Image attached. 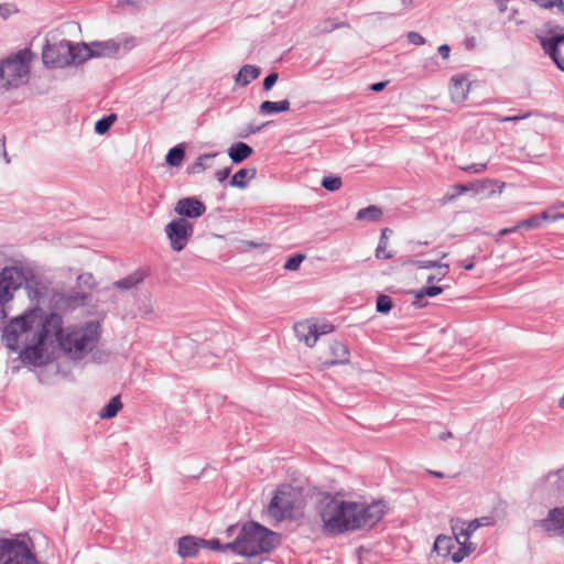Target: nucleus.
Segmentation results:
<instances>
[{
  "instance_id": "obj_6",
  "label": "nucleus",
  "mask_w": 564,
  "mask_h": 564,
  "mask_svg": "<svg viewBox=\"0 0 564 564\" xmlns=\"http://www.w3.org/2000/svg\"><path fill=\"white\" fill-rule=\"evenodd\" d=\"M492 519L490 517H481L471 520L470 522H466L463 520H456L452 530L454 535H456V541L459 544V547L452 555V560L454 563L462 562L467 555L475 551V546L469 542L471 534L480 527L491 525Z\"/></svg>"
},
{
  "instance_id": "obj_54",
  "label": "nucleus",
  "mask_w": 564,
  "mask_h": 564,
  "mask_svg": "<svg viewBox=\"0 0 564 564\" xmlns=\"http://www.w3.org/2000/svg\"><path fill=\"white\" fill-rule=\"evenodd\" d=\"M517 230H518V228H516V226L510 227V228H503V229H501V230L498 232V236H499V237H505V236H507V235H509V234H511V232H514V231H517Z\"/></svg>"
},
{
  "instance_id": "obj_7",
  "label": "nucleus",
  "mask_w": 564,
  "mask_h": 564,
  "mask_svg": "<svg viewBox=\"0 0 564 564\" xmlns=\"http://www.w3.org/2000/svg\"><path fill=\"white\" fill-rule=\"evenodd\" d=\"M301 494L292 486H281L271 499L268 511L276 520L293 518L300 508Z\"/></svg>"
},
{
  "instance_id": "obj_45",
  "label": "nucleus",
  "mask_w": 564,
  "mask_h": 564,
  "mask_svg": "<svg viewBox=\"0 0 564 564\" xmlns=\"http://www.w3.org/2000/svg\"><path fill=\"white\" fill-rule=\"evenodd\" d=\"M278 78V73H270L263 80V89L265 91L270 90L275 85Z\"/></svg>"
},
{
  "instance_id": "obj_37",
  "label": "nucleus",
  "mask_w": 564,
  "mask_h": 564,
  "mask_svg": "<svg viewBox=\"0 0 564 564\" xmlns=\"http://www.w3.org/2000/svg\"><path fill=\"white\" fill-rule=\"evenodd\" d=\"M341 185L343 182L339 176H325L322 180V186L329 192L338 191L341 187Z\"/></svg>"
},
{
  "instance_id": "obj_14",
  "label": "nucleus",
  "mask_w": 564,
  "mask_h": 564,
  "mask_svg": "<svg viewBox=\"0 0 564 564\" xmlns=\"http://www.w3.org/2000/svg\"><path fill=\"white\" fill-rule=\"evenodd\" d=\"M536 489L541 494H546L549 496H556L561 491L564 490V468L558 469L557 471L547 474L543 479L539 481L536 485Z\"/></svg>"
},
{
  "instance_id": "obj_58",
  "label": "nucleus",
  "mask_w": 564,
  "mask_h": 564,
  "mask_svg": "<svg viewBox=\"0 0 564 564\" xmlns=\"http://www.w3.org/2000/svg\"><path fill=\"white\" fill-rule=\"evenodd\" d=\"M462 265H463V268H464L465 270H473V269H474V267H475L474 262H471V261H470V262H468V263H463Z\"/></svg>"
},
{
  "instance_id": "obj_22",
  "label": "nucleus",
  "mask_w": 564,
  "mask_h": 564,
  "mask_svg": "<svg viewBox=\"0 0 564 564\" xmlns=\"http://www.w3.org/2000/svg\"><path fill=\"white\" fill-rule=\"evenodd\" d=\"M475 185V194L480 195L487 193L488 197H491L496 194H501L505 187V183H499L496 180H482L474 182Z\"/></svg>"
},
{
  "instance_id": "obj_56",
  "label": "nucleus",
  "mask_w": 564,
  "mask_h": 564,
  "mask_svg": "<svg viewBox=\"0 0 564 564\" xmlns=\"http://www.w3.org/2000/svg\"><path fill=\"white\" fill-rule=\"evenodd\" d=\"M453 436V434L451 432H445V433H442L440 434L438 438L441 441H447L448 438H451Z\"/></svg>"
},
{
  "instance_id": "obj_59",
  "label": "nucleus",
  "mask_w": 564,
  "mask_h": 564,
  "mask_svg": "<svg viewBox=\"0 0 564 564\" xmlns=\"http://www.w3.org/2000/svg\"><path fill=\"white\" fill-rule=\"evenodd\" d=\"M401 3L404 8H409L412 6L413 0H401Z\"/></svg>"
},
{
  "instance_id": "obj_50",
  "label": "nucleus",
  "mask_w": 564,
  "mask_h": 564,
  "mask_svg": "<svg viewBox=\"0 0 564 564\" xmlns=\"http://www.w3.org/2000/svg\"><path fill=\"white\" fill-rule=\"evenodd\" d=\"M438 54L442 56V58L447 59L449 57L451 47L447 44H442L437 48Z\"/></svg>"
},
{
  "instance_id": "obj_43",
  "label": "nucleus",
  "mask_w": 564,
  "mask_h": 564,
  "mask_svg": "<svg viewBox=\"0 0 564 564\" xmlns=\"http://www.w3.org/2000/svg\"><path fill=\"white\" fill-rule=\"evenodd\" d=\"M445 263L438 262V261H432V260H415L413 261V265H415L419 269H432V268H438V265H444Z\"/></svg>"
},
{
  "instance_id": "obj_46",
  "label": "nucleus",
  "mask_w": 564,
  "mask_h": 564,
  "mask_svg": "<svg viewBox=\"0 0 564 564\" xmlns=\"http://www.w3.org/2000/svg\"><path fill=\"white\" fill-rule=\"evenodd\" d=\"M406 37L414 45H423L425 43V39L414 31L408 32Z\"/></svg>"
},
{
  "instance_id": "obj_2",
  "label": "nucleus",
  "mask_w": 564,
  "mask_h": 564,
  "mask_svg": "<svg viewBox=\"0 0 564 564\" xmlns=\"http://www.w3.org/2000/svg\"><path fill=\"white\" fill-rule=\"evenodd\" d=\"M384 500L361 503L343 500L326 495L316 505V513L322 522V532L327 536L376 525L387 513Z\"/></svg>"
},
{
  "instance_id": "obj_51",
  "label": "nucleus",
  "mask_w": 564,
  "mask_h": 564,
  "mask_svg": "<svg viewBox=\"0 0 564 564\" xmlns=\"http://www.w3.org/2000/svg\"><path fill=\"white\" fill-rule=\"evenodd\" d=\"M387 85H388V82H378V83L372 84L370 86V89L372 91L379 93V91L383 90Z\"/></svg>"
},
{
  "instance_id": "obj_49",
  "label": "nucleus",
  "mask_w": 564,
  "mask_h": 564,
  "mask_svg": "<svg viewBox=\"0 0 564 564\" xmlns=\"http://www.w3.org/2000/svg\"><path fill=\"white\" fill-rule=\"evenodd\" d=\"M557 206H551L547 210L542 212L540 215H535L536 217H540V224L544 221H551V212L556 210Z\"/></svg>"
},
{
  "instance_id": "obj_40",
  "label": "nucleus",
  "mask_w": 564,
  "mask_h": 564,
  "mask_svg": "<svg viewBox=\"0 0 564 564\" xmlns=\"http://www.w3.org/2000/svg\"><path fill=\"white\" fill-rule=\"evenodd\" d=\"M538 227H540V217H536L535 215H533L532 217H530L528 219H523L516 225V228H518V229H520V228L531 229V228H538Z\"/></svg>"
},
{
  "instance_id": "obj_55",
  "label": "nucleus",
  "mask_w": 564,
  "mask_h": 564,
  "mask_svg": "<svg viewBox=\"0 0 564 564\" xmlns=\"http://www.w3.org/2000/svg\"><path fill=\"white\" fill-rule=\"evenodd\" d=\"M564 219V213H556L555 210L551 212V221H557Z\"/></svg>"
},
{
  "instance_id": "obj_33",
  "label": "nucleus",
  "mask_w": 564,
  "mask_h": 564,
  "mask_svg": "<svg viewBox=\"0 0 564 564\" xmlns=\"http://www.w3.org/2000/svg\"><path fill=\"white\" fill-rule=\"evenodd\" d=\"M184 156L185 150L183 145L178 144L167 152L165 161L170 166H180L184 160Z\"/></svg>"
},
{
  "instance_id": "obj_15",
  "label": "nucleus",
  "mask_w": 564,
  "mask_h": 564,
  "mask_svg": "<svg viewBox=\"0 0 564 564\" xmlns=\"http://www.w3.org/2000/svg\"><path fill=\"white\" fill-rule=\"evenodd\" d=\"M97 283L91 273H82L77 276L76 286L79 290L74 296L69 299L76 305H84L88 301L91 291L96 288Z\"/></svg>"
},
{
  "instance_id": "obj_41",
  "label": "nucleus",
  "mask_w": 564,
  "mask_h": 564,
  "mask_svg": "<svg viewBox=\"0 0 564 564\" xmlns=\"http://www.w3.org/2000/svg\"><path fill=\"white\" fill-rule=\"evenodd\" d=\"M464 172L469 174H480L486 171L487 163H471L460 167Z\"/></svg>"
},
{
  "instance_id": "obj_32",
  "label": "nucleus",
  "mask_w": 564,
  "mask_h": 564,
  "mask_svg": "<svg viewBox=\"0 0 564 564\" xmlns=\"http://www.w3.org/2000/svg\"><path fill=\"white\" fill-rule=\"evenodd\" d=\"M391 232L392 231L389 228H384V229L381 230L380 240H379L378 247L376 249V257L378 259L387 260V259L392 258V254L387 251L388 235L391 234Z\"/></svg>"
},
{
  "instance_id": "obj_11",
  "label": "nucleus",
  "mask_w": 564,
  "mask_h": 564,
  "mask_svg": "<svg viewBox=\"0 0 564 564\" xmlns=\"http://www.w3.org/2000/svg\"><path fill=\"white\" fill-rule=\"evenodd\" d=\"M30 272L25 271L20 267H6L0 273V283L3 290L9 291V294L13 295V292L19 290L25 284L26 289H30Z\"/></svg>"
},
{
  "instance_id": "obj_16",
  "label": "nucleus",
  "mask_w": 564,
  "mask_h": 564,
  "mask_svg": "<svg viewBox=\"0 0 564 564\" xmlns=\"http://www.w3.org/2000/svg\"><path fill=\"white\" fill-rule=\"evenodd\" d=\"M541 44L556 66L564 72V57L558 47L564 44V34H553L549 39H542Z\"/></svg>"
},
{
  "instance_id": "obj_39",
  "label": "nucleus",
  "mask_w": 564,
  "mask_h": 564,
  "mask_svg": "<svg viewBox=\"0 0 564 564\" xmlns=\"http://www.w3.org/2000/svg\"><path fill=\"white\" fill-rule=\"evenodd\" d=\"M305 256L302 253H296L290 257L284 263V269L289 271L297 270L301 263L304 261Z\"/></svg>"
},
{
  "instance_id": "obj_63",
  "label": "nucleus",
  "mask_w": 564,
  "mask_h": 564,
  "mask_svg": "<svg viewBox=\"0 0 564 564\" xmlns=\"http://www.w3.org/2000/svg\"><path fill=\"white\" fill-rule=\"evenodd\" d=\"M554 206H557V208H564V202H563V203L555 204Z\"/></svg>"
},
{
  "instance_id": "obj_23",
  "label": "nucleus",
  "mask_w": 564,
  "mask_h": 564,
  "mask_svg": "<svg viewBox=\"0 0 564 564\" xmlns=\"http://www.w3.org/2000/svg\"><path fill=\"white\" fill-rule=\"evenodd\" d=\"M458 544L456 541V535L454 538L447 535H438L434 542L433 551L436 552L441 556L453 555L452 550L455 545Z\"/></svg>"
},
{
  "instance_id": "obj_18",
  "label": "nucleus",
  "mask_w": 564,
  "mask_h": 564,
  "mask_svg": "<svg viewBox=\"0 0 564 564\" xmlns=\"http://www.w3.org/2000/svg\"><path fill=\"white\" fill-rule=\"evenodd\" d=\"M469 82L464 75H455L451 79L449 95L453 101L463 102L469 93Z\"/></svg>"
},
{
  "instance_id": "obj_17",
  "label": "nucleus",
  "mask_w": 564,
  "mask_h": 564,
  "mask_svg": "<svg viewBox=\"0 0 564 564\" xmlns=\"http://www.w3.org/2000/svg\"><path fill=\"white\" fill-rule=\"evenodd\" d=\"M294 332L300 341L306 346L313 347L318 340V325L311 322H301L295 324Z\"/></svg>"
},
{
  "instance_id": "obj_52",
  "label": "nucleus",
  "mask_w": 564,
  "mask_h": 564,
  "mask_svg": "<svg viewBox=\"0 0 564 564\" xmlns=\"http://www.w3.org/2000/svg\"><path fill=\"white\" fill-rule=\"evenodd\" d=\"M333 329H334L333 325H328V324H323V325L318 326V337L321 335L330 333Z\"/></svg>"
},
{
  "instance_id": "obj_13",
  "label": "nucleus",
  "mask_w": 564,
  "mask_h": 564,
  "mask_svg": "<svg viewBox=\"0 0 564 564\" xmlns=\"http://www.w3.org/2000/svg\"><path fill=\"white\" fill-rule=\"evenodd\" d=\"M174 210L180 218H198L205 214L206 206L198 198L191 196L178 199Z\"/></svg>"
},
{
  "instance_id": "obj_53",
  "label": "nucleus",
  "mask_w": 564,
  "mask_h": 564,
  "mask_svg": "<svg viewBox=\"0 0 564 564\" xmlns=\"http://www.w3.org/2000/svg\"><path fill=\"white\" fill-rule=\"evenodd\" d=\"M0 156H3L6 159V162L9 163L10 160L8 159L6 145H4V139H0Z\"/></svg>"
},
{
  "instance_id": "obj_3",
  "label": "nucleus",
  "mask_w": 564,
  "mask_h": 564,
  "mask_svg": "<svg viewBox=\"0 0 564 564\" xmlns=\"http://www.w3.org/2000/svg\"><path fill=\"white\" fill-rule=\"evenodd\" d=\"M280 543L278 533L267 529L258 522L245 523L235 541L225 544L226 549L242 556H257L270 553Z\"/></svg>"
},
{
  "instance_id": "obj_20",
  "label": "nucleus",
  "mask_w": 564,
  "mask_h": 564,
  "mask_svg": "<svg viewBox=\"0 0 564 564\" xmlns=\"http://www.w3.org/2000/svg\"><path fill=\"white\" fill-rule=\"evenodd\" d=\"M144 278H145L144 272L138 270V271H134L131 274L124 276L123 279L113 282L111 284V289H115V290H118L121 292H126V291L137 288L140 283L143 282Z\"/></svg>"
},
{
  "instance_id": "obj_31",
  "label": "nucleus",
  "mask_w": 564,
  "mask_h": 564,
  "mask_svg": "<svg viewBox=\"0 0 564 564\" xmlns=\"http://www.w3.org/2000/svg\"><path fill=\"white\" fill-rule=\"evenodd\" d=\"M216 153L203 154L188 167V173L198 174L210 167L209 162L216 156Z\"/></svg>"
},
{
  "instance_id": "obj_21",
  "label": "nucleus",
  "mask_w": 564,
  "mask_h": 564,
  "mask_svg": "<svg viewBox=\"0 0 564 564\" xmlns=\"http://www.w3.org/2000/svg\"><path fill=\"white\" fill-rule=\"evenodd\" d=\"M202 539H196L194 536H183L178 540V555L181 557H193L197 555L199 549L202 547Z\"/></svg>"
},
{
  "instance_id": "obj_10",
  "label": "nucleus",
  "mask_w": 564,
  "mask_h": 564,
  "mask_svg": "<svg viewBox=\"0 0 564 564\" xmlns=\"http://www.w3.org/2000/svg\"><path fill=\"white\" fill-rule=\"evenodd\" d=\"M173 251H182L194 232L193 225L185 218H175L164 229Z\"/></svg>"
},
{
  "instance_id": "obj_48",
  "label": "nucleus",
  "mask_w": 564,
  "mask_h": 564,
  "mask_svg": "<svg viewBox=\"0 0 564 564\" xmlns=\"http://www.w3.org/2000/svg\"><path fill=\"white\" fill-rule=\"evenodd\" d=\"M230 172H231L230 167H225L223 170L217 171L215 173V177L218 182L221 183L228 178V176L230 175Z\"/></svg>"
},
{
  "instance_id": "obj_25",
  "label": "nucleus",
  "mask_w": 564,
  "mask_h": 564,
  "mask_svg": "<svg viewBox=\"0 0 564 564\" xmlns=\"http://www.w3.org/2000/svg\"><path fill=\"white\" fill-rule=\"evenodd\" d=\"M260 68L253 65H243L235 76V82L239 86H247L251 80L258 78Z\"/></svg>"
},
{
  "instance_id": "obj_34",
  "label": "nucleus",
  "mask_w": 564,
  "mask_h": 564,
  "mask_svg": "<svg viewBox=\"0 0 564 564\" xmlns=\"http://www.w3.org/2000/svg\"><path fill=\"white\" fill-rule=\"evenodd\" d=\"M442 292H443V288L436 286V285H429V286H424V288L415 291L414 294H415V299L417 301H421L425 296H431V297L436 296V295L441 294Z\"/></svg>"
},
{
  "instance_id": "obj_30",
  "label": "nucleus",
  "mask_w": 564,
  "mask_h": 564,
  "mask_svg": "<svg viewBox=\"0 0 564 564\" xmlns=\"http://www.w3.org/2000/svg\"><path fill=\"white\" fill-rule=\"evenodd\" d=\"M121 408H122V403L120 401V397L116 395L109 401L108 404H106L99 411V417L100 419H112L118 414V412L121 410Z\"/></svg>"
},
{
  "instance_id": "obj_28",
  "label": "nucleus",
  "mask_w": 564,
  "mask_h": 564,
  "mask_svg": "<svg viewBox=\"0 0 564 564\" xmlns=\"http://www.w3.org/2000/svg\"><path fill=\"white\" fill-rule=\"evenodd\" d=\"M467 192H474L475 193V185L474 182L469 184H457L454 185L443 197L442 203H451L457 199L460 195L467 193Z\"/></svg>"
},
{
  "instance_id": "obj_36",
  "label": "nucleus",
  "mask_w": 564,
  "mask_h": 564,
  "mask_svg": "<svg viewBox=\"0 0 564 564\" xmlns=\"http://www.w3.org/2000/svg\"><path fill=\"white\" fill-rule=\"evenodd\" d=\"M115 120H116L115 115H110V116L99 119L95 124V131L98 134L106 133L110 129V127L115 122Z\"/></svg>"
},
{
  "instance_id": "obj_57",
  "label": "nucleus",
  "mask_w": 564,
  "mask_h": 564,
  "mask_svg": "<svg viewBox=\"0 0 564 564\" xmlns=\"http://www.w3.org/2000/svg\"><path fill=\"white\" fill-rule=\"evenodd\" d=\"M427 473L434 477H437V478H444V474L441 473V471H435V470H427Z\"/></svg>"
},
{
  "instance_id": "obj_4",
  "label": "nucleus",
  "mask_w": 564,
  "mask_h": 564,
  "mask_svg": "<svg viewBox=\"0 0 564 564\" xmlns=\"http://www.w3.org/2000/svg\"><path fill=\"white\" fill-rule=\"evenodd\" d=\"M31 52L21 50L0 62V84L3 88H17L26 82Z\"/></svg>"
},
{
  "instance_id": "obj_27",
  "label": "nucleus",
  "mask_w": 564,
  "mask_h": 564,
  "mask_svg": "<svg viewBox=\"0 0 564 564\" xmlns=\"http://www.w3.org/2000/svg\"><path fill=\"white\" fill-rule=\"evenodd\" d=\"M290 109V101L288 99L281 101L265 100L260 105V112L262 115H272L275 112H283Z\"/></svg>"
},
{
  "instance_id": "obj_12",
  "label": "nucleus",
  "mask_w": 564,
  "mask_h": 564,
  "mask_svg": "<svg viewBox=\"0 0 564 564\" xmlns=\"http://www.w3.org/2000/svg\"><path fill=\"white\" fill-rule=\"evenodd\" d=\"M550 536H564V507H555L547 512L546 518L534 523Z\"/></svg>"
},
{
  "instance_id": "obj_5",
  "label": "nucleus",
  "mask_w": 564,
  "mask_h": 564,
  "mask_svg": "<svg viewBox=\"0 0 564 564\" xmlns=\"http://www.w3.org/2000/svg\"><path fill=\"white\" fill-rule=\"evenodd\" d=\"M82 44H73L62 40L55 44H46L43 48V63L50 67H66L73 64L83 63V53L79 52Z\"/></svg>"
},
{
  "instance_id": "obj_26",
  "label": "nucleus",
  "mask_w": 564,
  "mask_h": 564,
  "mask_svg": "<svg viewBox=\"0 0 564 564\" xmlns=\"http://www.w3.org/2000/svg\"><path fill=\"white\" fill-rule=\"evenodd\" d=\"M257 171L254 167L250 169H240L230 180V186L245 188L248 184V181L256 177Z\"/></svg>"
},
{
  "instance_id": "obj_1",
  "label": "nucleus",
  "mask_w": 564,
  "mask_h": 564,
  "mask_svg": "<svg viewBox=\"0 0 564 564\" xmlns=\"http://www.w3.org/2000/svg\"><path fill=\"white\" fill-rule=\"evenodd\" d=\"M63 324V317L58 313H50L43 317L41 308H29L6 325L2 340L10 350H18L22 346L23 349L19 356L28 365L45 364L47 354L45 341L48 336L55 337L58 349L68 359L83 360L100 340V324L94 321L66 327Z\"/></svg>"
},
{
  "instance_id": "obj_44",
  "label": "nucleus",
  "mask_w": 564,
  "mask_h": 564,
  "mask_svg": "<svg viewBox=\"0 0 564 564\" xmlns=\"http://www.w3.org/2000/svg\"><path fill=\"white\" fill-rule=\"evenodd\" d=\"M539 6L543 8L558 7L561 11H564L563 0H534Z\"/></svg>"
},
{
  "instance_id": "obj_19",
  "label": "nucleus",
  "mask_w": 564,
  "mask_h": 564,
  "mask_svg": "<svg viewBox=\"0 0 564 564\" xmlns=\"http://www.w3.org/2000/svg\"><path fill=\"white\" fill-rule=\"evenodd\" d=\"M329 351L332 359L324 361L323 365L325 367L346 365L349 362L350 351L345 344L334 340L329 344Z\"/></svg>"
},
{
  "instance_id": "obj_60",
  "label": "nucleus",
  "mask_w": 564,
  "mask_h": 564,
  "mask_svg": "<svg viewBox=\"0 0 564 564\" xmlns=\"http://www.w3.org/2000/svg\"><path fill=\"white\" fill-rule=\"evenodd\" d=\"M343 25H345V24L344 23L343 24H334L329 28H325L324 31L329 32V31L334 30L335 28H340Z\"/></svg>"
},
{
  "instance_id": "obj_38",
  "label": "nucleus",
  "mask_w": 564,
  "mask_h": 564,
  "mask_svg": "<svg viewBox=\"0 0 564 564\" xmlns=\"http://www.w3.org/2000/svg\"><path fill=\"white\" fill-rule=\"evenodd\" d=\"M437 273L436 274H430L427 278H426V282L429 284H432L434 282H440L442 281L449 272V265L448 263H445L444 265H438L437 268Z\"/></svg>"
},
{
  "instance_id": "obj_8",
  "label": "nucleus",
  "mask_w": 564,
  "mask_h": 564,
  "mask_svg": "<svg viewBox=\"0 0 564 564\" xmlns=\"http://www.w3.org/2000/svg\"><path fill=\"white\" fill-rule=\"evenodd\" d=\"M0 564H40L36 556L23 540H0Z\"/></svg>"
},
{
  "instance_id": "obj_47",
  "label": "nucleus",
  "mask_w": 564,
  "mask_h": 564,
  "mask_svg": "<svg viewBox=\"0 0 564 564\" xmlns=\"http://www.w3.org/2000/svg\"><path fill=\"white\" fill-rule=\"evenodd\" d=\"M530 116H531V112H525V113L519 115V116L500 117V118H497V121H499V122H516L519 120L527 119Z\"/></svg>"
},
{
  "instance_id": "obj_24",
  "label": "nucleus",
  "mask_w": 564,
  "mask_h": 564,
  "mask_svg": "<svg viewBox=\"0 0 564 564\" xmlns=\"http://www.w3.org/2000/svg\"><path fill=\"white\" fill-rule=\"evenodd\" d=\"M253 150L243 142H237L228 149V155L234 163H241L252 154Z\"/></svg>"
},
{
  "instance_id": "obj_61",
  "label": "nucleus",
  "mask_w": 564,
  "mask_h": 564,
  "mask_svg": "<svg viewBox=\"0 0 564 564\" xmlns=\"http://www.w3.org/2000/svg\"><path fill=\"white\" fill-rule=\"evenodd\" d=\"M558 406L564 410V395L558 400Z\"/></svg>"
},
{
  "instance_id": "obj_64",
  "label": "nucleus",
  "mask_w": 564,
  "mask_h": 564,
  "mask_svg": "<svg viewBox=\"0 0 564 564\" xmlns=\"http://www.w3.org/2000/svg\"><path fill=\"white\" fill-rule=\"evenodd\" d=\"M446 257H447V253H443V254L441 256V258H442V259H443V258H446Z\"/></svg>"
},
{
  "instance_id": "obj_62",
  "label": "nucleus",
  "mask_w": 564,
  "mask_h": 564,
  "mask_svg": "<svg viewBox=\"0 0 564 564\" xmlns=\"http://www.w3.org/2000/svg\"><path fill=\"white\" fill-rule=\"evenodd\" d=\"M260 130H261V127H252V128L250 129V132H251V133H257V132H259Z\"/></svg>"
},
{
  "instance_id": "obj_42",
  "label": "nucleus",
  "mask_w": 564,
  "mask_h": 564,
  "mask_svg": "<svg viewBox=\"0 0 564 564\" xmlns=\"http://www.w3.org/2000/svg\"><path fill=\"white\" fill-rule=\"evenodd\" d=\"M200 542H202V547H207V549H210L214 551H227L228 550L225 547V545L223 546L220 544L218 539H212V540L202 539Z\"/></svg>"
},
{
  "instance_id": "obj_35",
  "label": "nucleus",
  "mask_w": 564,
  "mask_h": 564,
  "mask_svg": "<svg viewBox=\"0 0 564 564\" xmlns=\"http://www.w3.org/2000/svg\"><path fill=\"white\" fill-rule=\"evenodd\" d=\"M392 306H393V303H392V300L390 299V296L380 294L377 297V303H376L377 312L382 313V314H388L391 311Z\"/></svg>"
},
{
  "instance_id": "obj_9",
  "label": "nucleus",
  "mask_w": 564,
  "mask_h": 564,
  "mask_svg": "<svg viewBox=\"0 0 564 564\" xmlns=\"http://www.w3.org/2000/svg\"><path fill=\"white\" fill-rule=\"evenodd\" d=\"M134 45V39L129 37L122 41L113 39L107 41H95L89 44L83 43L79 52L83 53V63L91 57H113L119 54L121 47L129 51Z\"/></svg>"
},
{
  "instance_id": "obj_29",
  "label": "nucleus",
  "mask_w": 564,
  "mask_h": 564,
  "mask_svg": "<svg viewBox=\"0 0 564 564\" xmlns=\"http://www.w3.org/2000/svg\"><path fill=\"white\" fill-rule=\"evenodd\" d=\"M381 217H382V210L375 205H370L366 208L359 209L356 215L357 220L370 221V223L378 221Z\"/></svg>"
}]
</instances>
